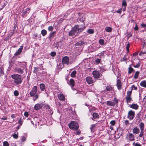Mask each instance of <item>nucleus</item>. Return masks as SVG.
Listing matches in <instances>:
<instances>
[{
  "label": "nucleus",
  "mask_w": 146,
  "mask_h": 146,
  "mask_svg": "<svg viewBox=\"0 0 146 146\" xmlns=\"http://www.w3.org/2000/svg\"><path fill=\"white\" fill-rule=\"evenodd\" d=\"M132 93V90L130 91H129L127 92V95L126 96H131Z\"/></svg>",
  "instance_id": "c9c22d12"
},
{
  "label": "nucleus",
  "mask_w": 146,
  "mask_h": 146,
  "mask_svg": "<svg viewBox=\"0 0 146 146\" xmlns=\"http://www.w3.org/2000/svg\"><path fill=\"white\" fill-rule=\"evenodd\" d=\"M37 88L36 86H33L30 93L31 96H33L35 95L37 92Z\"/></svg>",
  "instance_id": "0eeeda50"
},
{
  "label": "nucleus",
  "mask_w": 146,
  "mask_h": 146,
  "mask_svg": "<svg viewBox=\"0 0 146 146\" xmlns=\"http://www.w3.org/2000/svg\"><path fill=\"white\" fill-rule=\"evenodd\" d=\"M22 123L23 121L22 120V118L21 117L20 118V119L18 123L20 124L19 125L21 126L22 125Z\"/></svg>",
  "instance_id": "79ce46f5"
},
{
  "label": "nucleus",
  "mask_w": 146,
  "mask_h": 146,
  "mask_svg": "<svg viewBox=\"0 0 146 146\" xmlns=\"http://www.w3.org/2000/svg\"><path fill=\"white\" fill-rule=\"evenodd\" d=\"M80 131H78L76 132V134L77 135H79L80 134Z\"/></svg>",
  "instance_id": "338daca9"
},
{
  "label": "nucleus",
  "mask_w": 146,
  "mask_h": 146,
  "mask_svg": "<svg viewBox=\"0 0 146 146\" xmlns=\"http://www.w3.org/2000/svg\"><path fill=\"white\" fill-rule=\"evenodd\" d=\"M76 72L75 70L73 71L71 74V76L72 77L74 78L76 76Z\"/></svg>",
  "instance_id": "a878e982"
},
{
  "label": "nucleus",
  "mask_w": 146,
  "mask_h": 146,
  "mask_svg": "<svg viewBox=\"0 0 146 146\" xmlns=\"http://www.w3.org/2000/svg\"><path fill=\"white\" fill-rule=\"evenodd\" d=\"M42 107V105L40 104H36L34 106V109L36 110H38L41 108Z\"/></svg>",
  "instance_id": "2eb2a0df"
},
{
  "label": "nucleus",
  "mask_w": 146,
  "mask_h": 146,
  "mask_svg": "<svg viewBox=\"0 0 146 146\" xmlns=\"http://www.w3.org/2000/svg\"><path fill=\"white\" fill-rule=\"evenodd\" d=\"M140 63H139L138 64H137L135 66H134V67L137 68H138L140 66Z\"/></svg>",
  "instance_id": "5fc2aeb1"
},
{
  "label": "nucleus",
  "mask_w": 146,
  "mask_h": 146,
  "mask_svg": "<svg viewBox=\"0 0 146 146\" xmlns=\"http://www.w3.org/2000/svg\"><path fill=\"white\" fill-rule=\"evenodd\" d=\"M125 139L128 141H133L135 140L134 136L131 133L127 134Z\"/></svg>",
  "instance_id": "39448f33"
},
{
  "label": "nucleus",
  "mask_w": 146,
  "mask_h": 146,
  "mask_svg": "<svg viewBox=\"0 0 146 146\" xmlns=\"http://www.w3.org/2000/svg\"><path fill=\"white\" fill-rule=\"evenodd\" d=\"M131 100V96H126V101L127 103L129 102Z\"/></svg>",
  "instance_id": "7c9ffc66"
},
{
  "label": "nucleus",
  "mask_w": 146,
  "mask_h": 146,
  "mask_svg": "<svg viewBox=\"0 0 146 146\" xmlns=\"http://www.w3.org/2000/svg\"><path fill=\"white\" fill-rule=\"evenodd\" d=\"M129 44L128 43L127 44L126 46V48L128 52H129Z\"/></svg>",
  "instance_id": "ea45409f"
},
{
  "label": "nucleus",
  "mask_w": 146,
  "mask_h": 146,
  "mask_svg": "<svg viewBox=\"0 0 146 146\" xmlns=\"http://www.w3.org/2000/svg\"><path fill=\"white\" fill-rule=\"evenodd\" d=\"M141 26L143 27H146V25L145 24L143 23L141 25Z\"/></svg>",
  "instance_id": "052dcab7"
},
{
  "label": "nucleus",
  "mask_w": 146,
  "mask_h": 146,
  "mask_svg": "<svg viewBox=\"0 0 146 146\" xmlns=\"http://www.w3.org/2000/svg\"><path fill=\"white\" fill-rule=\"evenodd\" d=\"M125 123L126 125H127L129 124V121L127 120H125Z\"/></svg>",
  "instance_id": "680f3d73"
},
{
  "label": "nucleus",
  "mask_w": 146,
  "mask_h": 146,
  "mask_svg": "<svg viewBox=\"0 0 146 146\" xmlns=\"http://www.w3.org/2000/svg\"><path fill=\"white\" fill-rule=\"evenodd\" d=\"M76 27H74L72 30L70 31L69 35L70 36H77L79 34L78 31L76 29Z\"/></svg>",
  "instance_id": "20e7f679"
},
{
  "label": "nucleus",
  "mask_w": 146,
  "mask_h": 146,
  "mask_svg": "<svg viewBox=\"0 0 146 146\" xmlns=\"http://www.w3.org/2000/svg\"><path fill=\"white\" fill-rule=\"evenodd\" d=\"M33 35L34 36L33 38H35V37H36L37 36V33H34L33 34Z\"/></svg>",
  "instance_id": "bf43d9fd"
},
{
  "label": "nucleus",
  "mask_w": 146,
  "mask_h": 146,
  "mask_svg": "<svg viewBox=\"0 0 146 146\" xmlns=\"http://www.w3.org/2000/svg\"><path fill=\"white\" fill-rule=\"evenodd\" d=\"M100 61V59H97L96 60V63L97 64H98L99 63Z\"/></svg>",
  "instance_id": "4d7b16f0"
},
{
  "label": "nucleus",
  "mask_w": 146,
  "mask_h": 146,
  "mask_svg": "<svg viewBox=\"0 0 146 146\" xmlns=\"http://www.w3.org/2000/svg\"><path fill=\"white\" fill-rule=\"evenodd\" d=\"M143 102H145V104H146V96H145L143 99Z\"/></svg>",
  "instance_id": "e2e57ef3"
},
{
  "label": "nucleus",
  "mask_w": 146,
  "mask_h": 146,
  "mask_svg": "<svg viewBox=\"0 0 146 146\" xmlns=\"http://www.w3.org/2000/svg\"><path fill=\"white\" fill-rule=\"evenodd\" d=\"M26 140V138L25 137H23L22 139V141H24Z\"/></svg>",
  "instance_id": "774afa93"
},
{
  "label": "nucleus",
  "mask_w": 146,
  "mask_h": 146,
  "mask_svg": "<svg viewBox=\"0 0 146 146\" xmlns=\"http://www.w3.org/2000/svg\"><path fill=\"white\" fill-rule=\"evenodd\" d=\"M40 87L42 91H43L45 89V86L44 84H41L40 85Z\"/></svg>",
  "instance_id": "c756f323"
},
{
  "label": "nucleus",
  "mask_w": 146,
  "mask_h": 146,
  "mask_svg": "<svg viewBox=\"0 0 146 146\" xmlns=\"http://www.w3.org/2000/svg\"><path fill=\"white\" fill-rule=\"evenodd\" d=\"M58 97L59 99L62 101L64 100L65 99L64 96L62 94H59L58 95Z\"/></svg>",
  "instance_id": "f3484780"
},
{
  "label": "nucleus",
  "mask_w": 146,
  "mask_h": 146,
  "mask_svg": "<svg viewBox=\"0 0 146 146\" xmlns=\"http://www.w3.org/2000/svg\"><path fill=\"white\" fill-rule=\"evenodd\" d=\"M3 145L4 146H9V144L7 141H4L3 142Z\"/></svg>",
  "instance_id": "e433bc0d"
},
{
  "label": "nucleus",
  "mask_w": 146,
  "mask_h": 146,
  "mask_svg": "<svg viewBox=\"0 0 146 146\" xmlns=\"http://www.w3.org/2000/svg\"><path fill=\"white\" fill-rule=\"evenodd\" d=\"M86 81L88 84H91L93 82L92 78L90 76H88L86 78Z\"/></svg>",
  "instance_id": "4468645a"
},
{
  "label": "nucleus",
  "mask_w": 146,
  "mask_h": 146,
  "mask_svg": "<svg viewBox=\"0 0 146 146\" xmlns=\"http://www.w3.org/2000/svg\"><path fill=\"white\" fill-rule=\"evenodd\" d=\"M105 30L107 32H111L112 31V29L111 27H107L105 28Z\"/></svg>",
  "instance_id": "4be33fe9"
},
{
  "label": "nucleus",
  "mask_w": 146,
  "mask_h": 146,
  "mask_svg": "<svg viewBox=\"0 0 146 146\" xmlns=\"http://www.w3.org/2000/svg\"><path fill=\"white\" fill-rule=\"evenodd\" d=\"M11 77L14 80V83L16 85L20 84L22 82L21 76L18 74H13L11 75Z\"/></svg>",
  "instance_id": "f257e3e1"
},
{
  "label": "nucleus",
  "mask_w": 146,
  "mask_h": 146,
  "mask_svg": "<svg viewBox=\"0 0 146 146\" xmlns=\"http://www.w3.org/2000/svg\"><path fill=\"white\" fill-rule=\"evenodd\" d=\"M107 104L108 105L111 106H113L115 105V103L114 102L109 101L107 102Z\"/></svg>",
  "instance_id": "412c9836"
},
{
  "label": "nucleus",
  "mask_w": 146,
  "mask_h": 146,
  "mask_svg": "<svg viewBox=\"0 0 146 146\" xmlns=\"http://www.w3.org/2000/svg\"><path fill=\"white\" fill-rule=\"evenodd\" d=\"M69 128L72 130H76L79 128V126L77 123L72 121L68 124Z\"/></svg>",
  "instance_id": "f03ea898"
},
{
  "label": "nucleus",
  "mask_w": 146,
  "mask_h": 146,
  "mask_svg": "<svg viewBox=\"0 0 146 146\" xmlns=\"http://www.w3.org/2000/svg\"><path fill=\"white\" fill-rule=\"evenodd\" d=\"M29 11V8H27L25 10H23V15H25L27 12H28Z\"/></svg>",
  "instance_id": "c85d7f7f"
},
{
  "label": "nucleus",
  "mask_w": 146,
  "mask_h": 146,
  "mask_svg": "<svg viewBox=\"0 0 146 146\" xmlns=\"http://www.w3.org/2000/svg\"><path fill=\"white\" fill-rule=\"evenodd\" d=\"M122 5L123 6L125 7H126L127 6V4L125 0L123 1L122 3Z\"/></svg>",
  "instance_id": "a19ab883"
},
{
  "label": "nucleus",
  "mask_w": 146,
  "mask_h": 146,
  "mask_svg": "<svg viewBox=\"0 0 146 146\" xmlns=\"http://www.w3.org/2000/svg\"><path fill=\"white\" fill-rule=\"evenodd\" d=\"M1 119H3V120H6L7 119V117H2V118H1Z\"/></svg>",
  "instance_id": "69168bd1"
},
{
  "label": "nucleus",
  "mask_w": 146,
  "mask_h": 146,
  "mask_svg": "<svg viewBox=\"0 0 146 146\" xmlns=\"http://www.w3.org/2000/svg\"><path fill=\"white\" fill-rule=\"evenodd\" d=\"M56 31H54L52 33H51L49 35L50 38H51L52 37H53L54 35L56 34Z\"/></svg>",
  "instance_id": "473e14b6"
},
{
  "label": "nucleus",
  "mask_w": 146,
  "mask_h": 146,
  "mask_svg": "<svg viewBox=\"0 0 146 146\" xmlns=\"http://www.w3.org/2000/svg\"><path fill=\"white\" fill-rule=\"evenodd\" d=\"M106 90L108 91H112L114 90V88L112 86L109 84L106 87Z\"/></svg>",
  "instance_id": "f8f14e48"
},
{
  "label": "nucleus",
  "mask_w": 146,
  "mask_h": 146,
  "mask_svg": "<svg viewBox=\"0 0 146 146\" xmlns=\"http://www.w3.org/2000/svg\"><path fill=\"white\" fill-rule=\"evenodd\" d=\"M133 69L132 68H129L128 73L129 74H130L133 71Z\"/></svg>",
  "instance_id": "58836bf2"
},
{
  "label": "nucleus",
  "mask_w": 146,
  "mask_h": 146,
  "mask_svg": "<svg viewBox=\"0 0 146 146\" xmlns=\"http://www.w3.org/2000/svg\"><path fill=\"white\" fill-rule=\"evenodd\" d=\"M25 68L24 67H21V68L16 67L14 68V71L20 74H22L24 73V70Z\"/></svg>",
  "instance_id": "7ed1b4c3"
},
{
  "label": "nucleus",
  "mask_w": 146,
  "mask_h": 146,
  "mask_svg": "<svg viewBox=\"0 0 146 146\" xmlns=\"http://www.w3.org/2000/svg\"><path fill=\"white\" fill-rule=\"evenodd\" d=\"M56 53L55 52H52L50 53L51 55L52 56H55Z\"/></svg>",
  "instance_id": "8fccbe9b"
},
{
  "label": "nucleus",
  "mask_w": 146,
  "mask_h": 146,
  "mask_svg": "<svg viewBox=\"0 0 146 146\" xmlns=\"http://www.w3.org/2000/svg\"><path fill=\"white\" fill-rule=\"evenodd\" d=\"M54 29V27L52 26H49L48 28V30L49 31H52Z\"/></svg>",
  "instance_id": "4c0bfd02"
},
{
  "label": "nucleus",
  "mask_w": 146,
  "mask_h": 146,
  "mask_svg": "<svg viewBox=\"0 0 146 146\" xmlns=\"http://www.w3.org/2000/svg\"><path fill=\"white\" fill-rule=\"evenodd\" d=\"M138 107V106L136 104H133L130 106V108L135 110L137 109Z\"/></svg>",
  "instance_id": "a211bd4d"
},
{
  "label": "nucleus",
  "mask_w": 146,
  "mask_h": 146,
  "mask_svg": "<svg viewBox=\"0 0 146 146\" xmlns=\"http://www.w3.org/2000/svg\"><path fill=\"white\" fill-rule=\"evenodd\" d=\"M139 129L137 126H135L133 128L132 132L134 134H137L139 133Z\"/></svg>",
  "instance_id": "ddd939ff"
},
{
  "label": "nucleus",
  "mask_w": 146,
  "mask_h": 146,
  "mask_svg": "<svg viewBox=\"0 0 146 146\" xmlns=\"http://www.w3.org/2000/svg\"><path fill=\"white\" fill-rule=\"evenodd\" d=\"M87 32L88 33L90 34H93L94 33V30L92 29H88L87 30Z\"/></svg>",
  "instance_id": "72a5a7b5"
},
{
  "label": "nucleus",
  "mask_w": 146,
  "mask_h": 146,
  "mask_svg": "<svg viewBox=\"0 0 146 146\" xmlns=\"http://www.w3.org/2000/svg\"><path fill=\"white\" fill-rule=\"evenodd\" d=\"M139 127L140 129H144V124L143 122H141L139 125Z\"/></svg>",
  "instance_id": "5701e85b"
},
{
  "label": "nucleus",
  "mask_w": 146,
  "mask_h": 146,
  "mask_svg": "<svg viewBox=\"0 0 146 146\" xmlns=\"http://www.w3.org/2000/svg\"><path fill=\"white\" fill-rule=\"evenodd\" d=\"M13 137L15 139H17L18 137V135L17 134H14L13 135Z\"/></svg>",
  "instance_id": "de8ad7c7"
},
{
  "label": "nucleus",
  "mask_w": 146,
  "mask_h": 146,
  "mask_svg": "<svg viewBox=\"0 0 146 146\" xmlns=\"http://www.w3.org/2000/svg\"><path fill=\"white\" fill-rule=\"evenodd\" d=\"M133 145L134 146H141V145L140 144L138 143H135V142L133 143Z\"/></svg>",
  "instance_id": "3c124183"
},
{
  "label": "nucleus",
  "mask_w": 146,
  "mask_h": 146,
  "mask_svg": "<svg viewBox=\"0 0 146 146\" xmlns=\"http://www.w3.org/2000/svg\"><path fill=\"white\" fill-rule=\"evenodd\" d=\"M117 86L118 90H120L122 88L121 83V80L118 79L117 80Z\"/></svg>",
  "instance_id": "9b49d317"
},
{
  "label": "nucleus",
  "mask_w": 146,
  "mask_h": 146,
  "mask_svg": "<svg viewBox=\"0 0 146 146\" xmlns=\"http://www.w3.org/2000/svg\"><path fill=\"white\" fill-rule=\"evenodd\" d=\"M104 40L101 39V45L104 44H105Z\"/></svg>",
  "instance_id": "13d9d810"
},
{
  "label": "nucleus",
  "mask_w": 146,
  "mask_h": 146,
  "mask_svg": "<svg viewBox=\"0 0 146 146\" xmlns=\"http://www.w3.org/2000/svg\"><path fill=\"white\" fill-rule=\"evenodd\" d=\"M135 113L133 111L130 110L128 112V115L127 116V118L131 120H132L135 117Z\"/></svg>",
  "instance_id": "423d86ee"
},
{
  "label": "nucleus",
  "mask_w": 146,
  "mask_h": 146,
  "mask_svg": "<svg viewBox=\"0 0 146 146\" xmlns=\"http://www.w3.org/2000/svg\"><path fill=\"white\" fill-rule=\"evenodd\" d=\"M140 85L141 86L146 88V82L145 81H141L140 83Z\"/></svg>",
  "instance_id": "aec40b11"
},
{
  "label": "nucleus",
  "mask_w": 146,
  "mask_h": 146,
  "mask_svg": "<svg viewBox=\"0 0 146 146\" xmlns=\"http://www.w3.org/2000/svg\"><path fill=\"white\" fill-rule=\"evenodd\" d=\"M24 115L26 117H28L29 115L28 113L27 112H25L24 113Z\"/></svg>",
  "instance_id": "864d4df0"
},
{
  "label": "nucleus",
  "mask_w": 146,
  "mask_h": 146,
  "mask_svg": "<svg viewBox=\"0 0 146 146\" xmlns=\"http://www.w3.org/2000/svg\"><path fill=\"white\" fill-rule=\"evenodd\" d=\"M35 69L34 70V72H36L38 70V68L37 67H35L34 68Z\"/></svg>",
  "instance_id": "09e8293b"
},
{
  "label": "nucleus",
  "mask_w": 146,
  "mask_h": 146,
  "mask_svg": "<svg viewBox=\"0 0 146 146\" xmlns=\"http://www.w3.org/2000/svg\"><path fill=\"white\" fill-rule=\"evenodd\" d=\"M144 129H140V132L139 135V136L140 137H142L144 135Z\"/></svg>",
  "instance_id": "cd10ccee"
},
{
  "label": "nucleus",
  "mask_w": 146,
  "mask_h": 146,
  "mask_svg": "<svg viewBox=\"0 0 146 146\" xmlns=\"http://www.w3.org/2000/svg\"><path fill=\"white\" fill-rule=\"evenodd\" d=\"M62 63L63 64H66L67 65L69 64V58L68 57L65 56L62 59Z\"/></svg>",
  "instance_id": "1a4fd4ad"
},
{
  "label": "nucleus",
  "mask_w": 146,
  "mask_h": 146,
  "mask_svg": "<svg viewBox=\"0 0 146 146\" xmlns=\"http://www.w3.org/2000/svg\"><path fill=\"white\" fill-rule=\"evenodd\" d=\"M131 90H136L137 89V87L135 86L134 85H133L131 87Z\"/></svg>",
  "instance_id": "c03bdc74"
},
{
  "label": "nucleus",
  "mask_w": 146,
  "mask_h": 146,
  "mask_svg": "<svg viewBox=\"0 0 146 146\" xmlns=\"http://www.w3.org/2000/svg\"><path fill=\"white\" fill-rule=\"evenodd\" d=\"M83 42L80 41L77 42L76 44V45L77 46H80L83 44Z\"/></svg>",
  "instance_id": "2f4dec72"
},
{
  "label": "nucleus",
  "mask_w": 146,
  "mask_h": 146,
  "mask_svg": "<svg viewBox=\"0 0 146 146\" xmlns=\"http://www.w3.org/2000/svg\"><path fill=\"white\" fill-rule=\"evenodd\" d=\"M74 27H76V29L78 31L79 33L81 32L85 28L84 24L81 25H77L75 26Z\"/></svg>",
  "instance_id": "6e6552de"
},
{
  "label": "nucleus",
  "mask_w": 146,
  "mask_h": 146,
  "mask_svg": "<svg viewBox=\"0 0 146 146\" xmlns=\"http://www.w3.org/2000/svg\"><path fill=\"white\" fill-rule=\"evenodd\" d=\"M93 117L94 119L97 118L98 116V114L96 113H94L93 114Z\"/></svg>",
  "instance_id": "f704fd0d"
},
{
  "label": "nucleus",
  "mask_w": 146,
  "mask_h": 146,
  "mask_svg": "<svg viewBox=\"0 0 146 146\" xmlns=\"http://www.w3.org/2000/svg\"><path fill=\"white\" fill-rule=\"evenodd\" d=\"M38 98V95L37 94H36V95H35L34 98L33 100L34 101H35Z\"/></svg>",
  "instance_id": "49530a36"
},
{
  "label": "nucleus",
  "mask_w": 146,
  "mask_h": 146,
  "mask_svg": "<svg viewBox=\"0 0 146 146\" xmlns=\"http://www.w3.org/2000/svg\"><path fill=\"white\" fill-rule=\"evenodd\" d=\"M139 28L137 25L136 24L135 27L134 28V29L135 31H137L138 30Z\"/></svg>",
  "instance_id": "603ef678"
},
{
  "label": "nucleus",
  "mask_w": 146,
  "mask_h": 146,
  "mask_svg": "<svg viewBox=\"0 0 146 146\" xmlns=\"http://www.w3.org/2000/svg\"><path fill=\"white\" fill-rule=\"evenodd\" d=\"M145 53H146V52H141L139 53V55L141 56H142V54H145Z\"/></svg>",
  "instance_id": "6e6d98bb"
},
{
  "label": "nucleus",
  "mask_w": 146,
  "mask_h": 146,
  "mask_svg": "<svg viewBox=\"0 0 146 146\" xmlns=\"http://www.w3.org/2000/svg\"><path fill=\"white\" fill-rule=\"evenodd\" d=\"M23 48V46H21L20 48H19L15 54V55L16 56L20 54Z\"/></svg>",
  "instance_id": "dca6fc26"
},
{
  "label": "nucleus",
  "mask_w": 146,
  "mask_h": 146,
  "mask_svg": "<svg viewBox=\"0 0 146 146\" xmlns=\"http://www.w3.org/2000/svg\"><path fill=\"white\" fill-rule=\"evenodd\" d=\"M47 31L45 29L42 30L41 31V34L43 36H45L47 34Z\"/></svg>",
  "instance_id": "bb28decb"
},
{
  "label": "nucleus",
  "mask_w": 146,
  "mask_h": 146,
  "mask_svg": "<svg viewBox=\"0 0 146 146\" xmlns=\"http://www.w3.org/2000/svg\"><path fill=\"white\" fill-rule=\"evenodd\" d=\"M115 121H114V120L111 121L110 122V124L113 126L114 125H115Z\"/></svg>",
  "instance_id": "a18cd8bd"
},
{
  "label": "nucleus",
  "mask_w": 146,
  "mask_h": 146,
  "mask_svg": "<svg viewBox=\"0 0 146 146\" xmlns=\"http://www.w3.org/2000/svg\"><path fill=\"white\" fill-rule=\"evenodd\" d=\"M93 74L94 77L95 78H98L99 77L100 74L96 70H95L93 72Z\"/></svg>",
  "instance_id": "9d476101"
},
{
  "label": "nucleus",
  "mask_w": 146,
  "mask_h": 146,
  "mask_svg": "<svg viewBox=\"0 0 146 146\" xmlns=\"http://www.w3.org/2000/svg\"><path fill=\"white\" fill-rule=\"evenodd\" d=\"M79 19L80 21L83 22L84 20L85 17L83 15L81 14L79 16Z\"/></svg>",
  "instance_id": "6ab92c4d"
},
{
  "label": "nucleus",
  "mask_w": 146,
  "mask_h": 146,
  "mask_svg": "<svg viewBox=\"0 0 146 146\" xmlns=\"http://www.w3.org/2000/svg\"><path fill=\"white\" fill-rule=\"evenodd\" d=\"M70 84L72 86H74L75 85V82L74 80L72 79H71L70 80Z\"/></svg>",
  "instance_id": "393cba45"
},
{
  "label": "nucleus",
  "mask_w": 146,
  "mask_h": 146,
  "mask_svg": "<svg viewBox=\"0 0 146 146\" xmlns=\"http://www.w3.org/2000/svg\"><path fill=\"white\" fill-rule=\"evenodd\" d=\"M139 74V72L138 71H136L135 73L134 76V78L135 79H136L138 78V76Z\"/></svg>",
  "instance_id": "b1692460"
},
{
  "label": "nucleus",
  "mask_w": 146,
  "mask_h": 146,
  "mask_svg": "<svg viewBox=\"0 0 146 146\" xmlns=\"http://www.w3.org/2000/svg\"><path fill=\"white\" fill-rule=\"evenodd\" d=\"M14 94L15 96H17L19 95V93L18 92L17 90H15L14 92Z\"/></svg>",
  "instance_id": "37998d69"
},
{
  "label": "nucleus",
  "mask_w": 146,
  "mask_h": 146,
  "mask_svg": "<svg viewBox=\"0 0 146 146\" xmlns=\"http://www.w3.org/2000/svg\"><path fill=\"white\" fill-rule=\"evenodd\" d=\"M116 12L118 13H121V9H120L117 11Z\"/></svg>",
  "instance_id": "0e129e2a"
}]
</instances>
